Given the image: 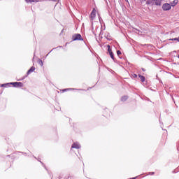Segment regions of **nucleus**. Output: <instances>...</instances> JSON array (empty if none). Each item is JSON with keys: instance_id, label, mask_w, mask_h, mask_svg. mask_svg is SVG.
<instances>
[{"instance_id": "f257e3e1", "label": "nucleus", "mask_w": 179, "mask_h": 179, "mask_svg": "<svg viewBox=\"0 0 179 179\" xmlns=\"http://www.w3.org/2000/svg\"><path fill=\"white\" fill-rule=\"evenodd\" d=\"M147 5H156L160 6L162 5V0H148Z\"/></svg>"}, {"instance_id": "ddd939ff", "label": "nucleus", "mask_w": 179, "mask_h": 179, "mask_svg": "<svg viewBox=\"0 0 179 179\" xmlns=\"http://www.w3.org/2000/svg\"><path fill=\"white\" fill-rule=\"evenodd\" d=\"M38 63L39 64V65H41V66H43V65H44V64L43 63V60L41 59L38 60Z\"/></svg>"}, {"instance_id": "1a4fd4ad", "label": "nucleus", "mask_w": 179, "mask_h": 179, "mask_svg": "<svg viewBox=\"0 0 179 179\" xmlns=\"http://www.w3.org/2000/svg\"><path fill=\"white\" fill-rule=\"evenodd\" d=\"M172 6H176V4L178 3V0H174L172 3H171Z\"/></svg>"}, {"instance_id": "7ed1b4c3", "label": "nucleus", "mask_w": 179, "mask_h": 179, "mask_svg": "<svg viewBox=\"0 0 179 179\" xmlns=\"http://www.w3.org/2000/svg\"><path fill=\"white\" fill-rule=\"evenodd\" d=\"M9 85H12L13 87H23V83L21 82L9 83Z\"/></svg>"}, {"instance_id": "5701e85b", "label": "nucleus", "mask_w": 179, "mask_h": 179, "mask_svg": "<svg viewBox=\"0 0 179 179\" xmlns=\"http://www.w3.org/2000/svg\"><path fill=\"white\" fill-rule=\"evenodd\" d=\"M59 179H61V178H59Z\"/></svg>"}, {"instance_id": "39448f33", "label": "nucleus", "mask_w": 179, "mask_h": 179, "mask_svg": "<svg viewBox=\"0 0 179 179\" xmlns=\"http://www.w3.org/2000/svg\"><path fill=\"white\" fill-rule=\"evenodd\" d=\"M71 148L73 149H80V145L78 143H73Z\"/></svg>"}, {"instance_id": "412c9836", "label": "nucleus", "mask_w": 179, "mask_h": 179, "mask_svg": "<svg viewBox=\"0 0 179 179\" xmlns=\"http://www.w3.org/2000/svg\"><path fill=\"white\" fill-rule=\"evenodd\" d=\"M67 90H69V89H64V92H66Z\"/></svg>"}, {"instance_id": "6ab92c4d", "label": "nucleus", "mask_w": 179, "mask_h": 179, "mask_svg": "<svg viewBox=\"0 0 179 179\" xmlns=\"http://www.w3.org/2000/svg\"><path fill=\"white\" fill-rule=\"evenodd\" d=\"M133 76H134V78H137V77H138V75L134 74Z\"/></svg>"}, {"instance_id": "0eeeda50", "label": "nucleus", "mask_w": 179, "mask_h": 179, "mask_svg": "<svg viewBox=\"0 0 179 179\" xmlns=\"http://www.w3.org/2000/svg\"><path fill=\"white\" fill-rule=\"evenodd\" d=\"M27 3H32V2H38V0H25Z\"/></svg>"}, {"instance_id": "4468645a", "label": "nucleus", "mask_w": 179, "mask_h": 179, "mask_svg": "<svg viewBox=\"0 0 179 179\" xmlns=\"http://www.w3.org/2000/svg\"><path fill=\"white\" fill-rule=\"evenodd\" d=\"M9 83H6V84H2L1 85V87H6V86H9Z\"/></svg>"}, {"instance_id": "423d86ee", "label": "nucleus", "mask_w": 179, "mask_h": 179, "mask_svg": "<svg viewBox=\"0 0 179 179\" xmlns=\"http://www.w3.org/2000/svg\"><path fill=\"white\" fill-rule=\"evenodd\" d=\"M34 71H36V67L31 66L27 72V75H30V73H31V72H34Z\"/></svg>"}, {"instance_id": "f3484780", "label": "nucleus", "mask_w": 179, "mask_h": 179, "mask_svg": "<svg viewBox=\"0 0 179 179\" xmlns=\"http://www.w3.org/2000/svg\"><path fill=\"white\" fill-rule=\"evenodd\" d=\"M149 176H154L155 174V172H149Z\"/></svg>"}, {"instance_id": "2eb2a0df", "label": "nucleus", "mask_w": 179, "mask_h": 179, "mask_svg": "<svg viewBox=\"0 0 179 179\" xmlns=\"http://www.w3.org/2000/svg\"><path fill=\"white\" fill-rule=\"evenodd\" d=\"M172 41H179V38H175L171 39Z\"/></svg>"}, {"instance_id": "9d476101", "label": "nucleus", "mask_w": 179, "mask_h": 179, "mask_svg": "<svg viewBox=\"0 0 179 179\" xmlns=\"http://www.w3.org/2000/svg\"><path fill=\"white\" fill-rule=\"evenodd\" d=\"M138 78H140V80H141V82H144L145 81V76H141V75H138Z\"/></svg>"}, {"instance_id": "9b49d317", "label": "nucleus", "mask_w": 179, "mask_h": 179, "mask_svg": "<svg viewBox=\"0 0 179 179\" xmlns=\"http://www.w3.org/2000/svg\"><path fill=\"white\" fill-rule=\"evenodd\" d=\"M107 47H108V52H109V54H111V52H113V50H111V47L110 46V45H108Z\"/></svg>"}, {"instance_id": "6e6552de", "label": "nucleus", "mask_w": 179, "mask_h": 179, "mask_svg": "<svg viewBox=\"0 0 179 179\" xmlns=\"http://www.w3.org/2000/svg\"><path fill=\"white\" fill-rule=\"evenodd\" d=\"M128 100V96H123L121 98V101H127Z\"/></svg>"}, {"instance_id": "a211bd4d", "label": "nucleus", "mask_w": 179, "mask_h": 179, "mask_svg": "<svg viewBox=\"0 0 179 179\" xmlns=\"http://www.w3.org/2000/svg\"><path fill=\"white\" fill-rule=\"evenodd\" d=\"M91 15L92 16H96V14H94V10H93L91 13Z\"/></svg>"}, {"instance_id": "f8f14e48", "label": "nucleus", "mask_w": 179, "mask_h": 179, "mask_svg": "<svg viewBox=\"0 0 179 179\" xmlns=\"http://www.w3.org/2000/svg\"><path fill=\"white\" fill-rule=\"evenodd\" d=\"M110 58H112L114 61H115V59L114 58V53L112 52L109 53Z\"/></svg>"}, {"instance_id": "aec40b11", "label": "nucleus", "mask_w": 179, "mask_h": 179, "mask_svg": "<svg viewBox=\"0 0 179 179\" xmlns=\"http://www.w3.org/2000/svg\"><path fill=\"white\" fill-rule=\"evenodd\" d=\"M49 1H52V2H57V1L58 0H49Z\"/></svg>"}, {"instance_id": "f03ea898", "label": "nucleus", "mask_w": 179, "mask_h": 179, "mask_svg": "<svg viewBox=\"0 0 179 179\" xmlns=\"http://www.w3.org/2000/svg\"><path fill=\"white\" fill-rule=\"evenodd\" d=\"M83 40L82 38V35L80 34H75L74 35L72 36V41H80Z\"/></svg>"}, {"instance_id": "20e7f679", "label": "nucleus", "mask_w": 179, "mask_h": 179, "mask_svg": "<svg viewBox=\"0 0 179 179\" xmlns=\"http://www.w3.org/2000/svg\"><path fill=\"white\" fill-rule=\"evenodd\" d=\"M162 9L163 10H170V9H171V5L169 3H164L162 6Z\"/></svg>"}, {"instance_id": "4be33fe9", "label": "nucleus", "mask_w": 179, "mask_h": 179, "mask_svg": "<svg viewBox=\"0 0 179 179\" xmlns=\"http://www.w3.org/2000/svg\"><path fill=\"white\" fill-rule=\"evenodd\" d=\"M142 70H143V71H145L144 69H142Z\"/></svg>"}, {"instance_id": "dca6fc26", "label": "nucleus", "mask_w": 179, "mask_h": 179, "mask_svg": "<svg viewBox=\"0 0 179 179\" xmlns=\"http://www.w3.org/2000/svg\"><path fill=\"white\" fill-rule=\"evenodd\" d=\"M122 53L120 51V50H117V55H118V57H120V55H121Z\"/></svg>"}]
</instances>
